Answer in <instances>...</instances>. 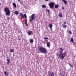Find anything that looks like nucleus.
<instances>
[{"label": "nucleus", "instance_id": "1", "mask_svg": "<svg viewBox=\"0 0 76 76\" xmlns=\"http://www.w3.org/2000/svg\"><path fill=\"white\" fill-rule=\"evenodd\" d=\"M60 51L58 53H56V55L57 56H58V57L61 58V60H63L64 58V57L66 56L67 54L66 52L64 53H63V48H60Z\"/></svg>", "mask_w": 76, "mask_h": 76}, {"label": "nucleus", "instance_id": "26", "mask_svg": "<svg viewBox=\"0 0 76 76\" xmlns=\"http://www.w3.org/2000/svg\"><path fill=\"white\" fill-rule=\"evenodd\" d=\"M25 24L26 26H28V23H25Z\"/></svg>", "mask_w": 76, "mask_h": 76}, {"label": "nucleus", "instance_id": "30", "mask_svg": "<svg viewBox=\"0 0 76 76\" xmlns=\"http://www.w3.org/2000/svg\"><path fill=\"white\" fill-rule=\"evenodd\" d=\"M18 0V1H19V2H20V3H21V1H20L21 0Z\"/></svg>", "mask_w": 76, "mask_h": 76}, {"label": "nucleus", "instance_id": "4", "mask_svg": "<svg viewBox=\"0 0 76 76\" xmlns=\"http://www.w3.org/2000/svg\"><path fill=\"white\" fill-rule=\"evenodd\" d=\"M50 8L53 9L54 8V2H51L48 4Z\"/></svg>", "mask_w": 76, "mask_h": 76}, {"label": "nucleus", "instance_id": "12", "mask_svg": "<svg viewBox=\"0 0 76 76\" xmlns=\"http://www.w3.org/2000/svg\"><path fill=\"white\" fill-rule=\"evenodd\" d=\"M4 74L5 76H8V72L7 71L4 72Z\"/></svg>", "mask_w": 76, "mask_h": 76}, {"label": "nucleus", "instance_id": "10", "mask_svg": "<svg viewBox=\"0 0 76 76\" xmlns=\"http://www.w3.org/2000/svg\"><path fill=\"white\" fill-rule=\"evenodd\" d=\"M7 64H9L10 63V58H8L7 59Z\"/></svg>", "mask_w": 76, "mask_h": 76}, {"label": "nucleus", "instance_id": "28", "mask_svg": "<svg viewBox=\"0 0 76 76\" xmlns=\"http://www.w3.org/2000/svg\"><path fill=\"white\" fill-rule=\"evenodd\" d=\"M44 39H45V40H46V39H48L47 37H45L44 38Z\"/></svg>", "mask_w": 76, "mask_h": 76}, {"label": "nucleus", "instance_id": "2", "mask_svg": "<svg viewBox=\"0 0 76 76\" xmlns=\"http://www.w3.org/2000/svg\"><path fill=\"white\" fill-rule=\"evenodd\" d=\"M38 50L40 51L41 53H47V50L45 48L42 47H39Z\"/></svg>", "mask_w": 76, "mask_h": 76}, {"label": "nucleus", "instance_id": "33", "mask_svg": "<svg viewBox=\"0 0 76 76\" xmlns=\"http://www.w3.org/2000/svg\"><path fill=\"white\" fill-rule=\"evenodd\" d=\"M46 1H49V0H45Z\"/></svg>", "mask_w": 76, "mask_h": 76}, {"label": "nucleus", "instance_id": "15", "mask_svg": "<svg viewBox=\"0 0 76 76\" xmlns=\"http://www.w3.org/2000/svg\"><path fill=\"white\" fill-rule=\"evenodd\" d=\"M62 27L63 28H66L67 27V26H66V25L63 24L62 25Z\"/></svg>", "mask_w": 76, "mask_h": 76}, {"label": "nucleus", "instance_id": "14", "mask_svg": "<svg viewBox=\"0 0 76 76\" xmlns=\"http://www.w3.org/2000/svg\"><path fill=\"white\" fill-rule=\"evenodd\" d=\"M58 16L60 17L61 18H62L63 17V14L62 13H60L58 15Z\"/></svg>", "mask_w": 76, "mask_h": 76}, {"label": "nucleus", "instance_id": "11", "mask_svg": "<svg viewBox=\"0 0 76 76\" xmlns=\"http://www.w3.org/2000/svg\"><path fill=\"white\" fill-rule=\"evenodd\" d=\"M20 15L21 17V18H24V16L23 15V13H20Z\"/></svg>", "mask_w": 76, "mask_h": 76}, {"label": "nucleus", "instance_id": "29", "mask_svg": "<svg viewBox=\"0 0 76 76\" xmlns=\"http://www.w3.org/2000/svg\"><path fill=\"white\" fill-rule=\"evenodd\" d=\"M28 21V20L27 19H26L25 20V23H27V21Z\"/></svg>", "mask_w": 76, "mask_h": 76}, {"label": "nucleus", "instance_id": "3", "mask_svg": "<svg viewBox=\"0 0 76 76\" xmlns=\"http://www.w3.org/2000/svg\"><path fill=\"white\" fill-rule=\"evenodd\" d=\"M4 11L6 12V14L7 16H10V11L9 10V8L7 7L5 8L4 9Z\"/></svg>", "mask_w": 76, "mask_h": 76}, {"label": "nucleus", "instance_id": "24", "mask_svg": "<svg viewBox=\"0 0 76 76\" xmlns=\"http://www.w3.org/2000/svg\"><path fill=\"white\" fill-rule=\"evenodd\" d=\"M46 12H48V13H50V10L48 9H47V10H46Z\"/></svg>", "mask_w": 76, "mask_h": 76}, {"label": "nucleus", "instance_id": "22", "mask_svg": "<svg viewBox=\"0 0 76 76\" xmlns=\"http://www.w3.org/2000/svg\"><path fill=\"white\" fill-rule=\"evenodd\" d=\"M24 16L25 17V19H26V18H27V17L26 16V14H24Z\"/></svg>", "mask_w": 76, "mask_h": 76}, {"label": "nucleus", "instance_id": "35", "mask_svg": "<svg viewBox=\"0 0 76 76\" xmlns=\"http://www.w3.org/2000/svg\"><path fill=\"white\" fill-rule=\"evenodd\" d=\"M72 43L73 44V45H75V43H74V42H72Z\"/></svg>", "mask_w": 76, "mask_h": 76}, {"label": "nucleus", "instance_id": "8", "mask_svg": "<svg viewBox=\"0 0 76 76\" xmlns=\"http://www.w3.org/2000/svg\"><path fill=\"white\" fill-rule=\"evenodd\" d=\"M50 45H51V43H50V42H48L47 43V47H48V48H50Z\"/></svg>", "mask_w": 76, "mask_h": 76}, {"label": "nucleus", "instance_id": "17", "mask_svg": "<svg viewBox=\"0 0 76 76\" xmlns=\"http://www.w3.org/2000/svg\"><path fill=\"white\" fill-rule=\"evenodd\" d=\"M12 4L14 7H16V4H15V3H13Z\"/></svg>", "mask_w": 76, "mask_h": 76}, {"label": "nucleus", "instance_id": "19", "mask_svg": "<svg viewBox=\"0 0 76 76\" xmlns=\"http://www.w3.org/2000/svg\"><path fill=\"white\" fill-rule=\"evenodd\" d=\"M42 8H45L46 6L45 5H42Z\"/></svg>", "mask_w": 76, "mask_h": 76}, {"label": "nucleus", "instance_id": "18", "mask_svg": "<svg viewBox=\"0 0 76 76\" xmlns=\"http://www.w3.org/2000/svg\"><path fill=\"white\" fill-rule=\"evenodd\" d=\"M55 8V9H57V8H58V5H56L54 7Z\"/></svg>", "mask_w": 76, "mask_h": 76}, {"label": "nucleus", "instance_id": "23", "mask_svg": "<svg viewBox=\"0 0 76 76\" xmlns=\"http://www.w3.org/2000/svg\"><path fill=\"white\" fill-rule=\"evenodd\" d=\"M70 41L71 42H74V40H73V38H71Z\"/></svg>", "mask_w": 76, "mask_h": 76}, {"label": "nucleus", "instance_id": "40", "mask_svg": "<svg viewBox=\"0 0 76 76\" xmlns=\"http://www.w3.org/2000/svg\"><path fill=\"white\" fill-rule=\"evenodd\" d=\"M67 31H68V30H67Z\"/></svg>", "mask_w": 76, "mask_h": 76}, {"label": "nucleus", "instance_id": "38", "mask_svg": "<svg viewBox=\"0 0 76 76\" xmlns=\"http://www.w3.org/2000/svg\"><path fill=\"white\" fill-rule=\"evenodd\" d=\"M18 40H19V41H20V39H18Z\"/></svg>", "mask_w": 76, "mask_h": 76}, {"label": "nucleus", "instance_id": "16", "mask_svg": "<svg viewBox=\"0 0 76 76\" xmlns=\"http://www.w3.org/2000/svg\"><path fill=\"white\" fill-rule=\"evenodd\" d=\"M62 1L64 2V3L66 4H67V1H66L65 0H62Z\"/></svg>", "mask_w": 76, "mask_h": 76}, {"label": "nucleus", "instance_id": "32", "mask_svg": "<svg viewBox=\"0 0 76 76\" xmlns=\"http://www.w3.org/2000/svg\"><path fill=\"white\" fill-rule=\"evenodd\" d=\"M64 24H66V22H64Z\"/></svg>", "mask_w": 76, "mask_h": 76}, {"label": "nucleus", "instance_id": "5", "mask_svg": "<svg viewBox=\"0 0 76 76\" xmlns=\"http://www.w3.org/2000/svg\"><path fill=\"white\" fill-rule=\"evenodd\" d=\"M35 14H32L31 15V19H30L29 20V22H32V20H34V18H35Z\"/></svg>", "mask_w": 76, "mask_h": 76}, {"label": "nucleus", "instance_id": "6", "mask_svg": "<svg viewBox=\"0 0 76 76\" xmlns=\"http://www.w3.org/2000/svg\"><path fill=\"white\" fill-rule=\"evenodd\" d=\"M27 34L29 36L31 35L32 34H33V32L31 30H28L27 32Z\"/></svg>", "mask_w": 76, "mask_h": 76}, {"label": "nucleus", "instance_id": "9", "mask_svg": "<svg viewBox=\"0 0 76 76\" xmlns=\"http://www.w3.org/2000/svg\"><path fill=\"white\" fill-rule=\"evenodd\" d=\"M49 76H54V74L53 72H50V73Z\"/></svg>", "mask_w": 76, "mask_h": 76}, {"label": "nucleus", "instance_id": "21", "mask_svg": "<svg viewBox=\"0 0 76 76\" xmlns=\"http://www.w3.org/2000/svg\"><path fill=\"white\" fill-rule=\"evenodd\" d=\"M30 41L31 43H32V42H34V40H33V39H31L30 40Z\"/></svg>", "mask_w": 76, "mask_h": 76}, {"label": "nucleus", "instance_id": "20", "mask_svg": "<svg viewBox=\"0 0 76 76\" xmlns=\"http://www.w3.org/2000/svg\"><path fill=\"white\" fill-rule=\"evenodd\" d=\"M10 53H12L13 52H14V50L13 49H10Z\"/></svg>", "mask_w": 76, "mask_h": 76}, {"label": "nucleus", "instance_id": "25", "mask_svg": "<svg viewBox=\"0 0 76 76\" xmlns=\"http://www.w3.org/2000/svg\"><path fill=\"white\" fill-rule=\"evenodd\" d=\"M69 65L70 66V67H73V65H72L70 64H69Z\"/></svg>", "mask_w": 76, "mask_h": 76}, {"label": "nucleus", "instance_id": "39", "mask_svg": "<svg viewBox=\"0 0 76 76\" xmlns=\"http://www.w3.org/2000/svg\"><path fill=\"white\" fill-rule=\"evenodd\" d=\"M66 76H67V75H66Z\"/></svg>", "mask_w": 76, "mask_h": 76}, {"label": "nucleus", "instance_id": "31", "mask_svg": "<svg viewBox=\"0 0 76 76\" xmlns=\"http://www.w3.org/2000/svg\"><path fill=\"white\" fill-rule=\"evenodd\" d=\"M62 9L63 10H64V7H62Z\"/></svg>", "mask_w": 76, "mask_h": 76}, {"label": "nucleus", "instance_id": "13", "mask_svg": "<svg viewBox=\"0 0 76 76\" xmlns=\"http://www.w3.org/2000/svg\"><path fill=\"white\" fill-rule=\"evenodd\" d=\"M14 14H15V15H18L19 14V12L18 11H15L14 12Z\"/></svg>", "mask_w": 76, "mask_h": 76}, {"label": "nucleus", "instance_id": "36", "mask_svg": "<svg viewBox=\"0 0 76 76\" xmlns=\"http://www.w3.org/2000/svg\"><path fill=\"white\" fill-rule=\"evenodd\" d=\"M37 53H39V51H38V52H37Z\"/></svg>", "mask_w": 76, "mask_h": 76}, {"label": "nucleus", "instance_id": "7", "mask_svg": "<svg viewBox=\"0 0 76 76\" xmlns=\"http://www.w3.org/2000/svg\"><path fill=\"white\" fill-rule=\"evenodd\" d=\"M49 27H50V29L52 30L53 29L52 28V27H53V24L52 23H50L48 25Z\"/></svg>", "mask_w": 76, "mask_h": 76}, {"label": "nucleus", "instance_id": "27", "mask_svg": "<svg viewBox=\"0 0 76 76\" xmlns=\"http://www.w3.org/2000/svg\"><path fill=\"white\" fill-rule=\"evenodd\" d=\"M69 32L70 35H71L72 34V31H69Z\"/></svg>", "mask_w": 76, "mask_h": 76}, {"label": "nucleus", "instance_id": "37", "mask_svg": "<svg viewBox=\"0 0 76 76\" xmlns=\"http://www.w3.org/2000/svg\"><path fill=\"white\" fill-rule=\"evenodd\" d=\"M0 5H1V3H0Z\"/></svg>", "mask_w": 76, "mask_h": 76}, {"label": "nucleus", "instance_id": "34", "mask_svg": "<svg viewBox=\"0 0 76 76\" xmlns=\"http://www.w3.org/2000/svg\"><path fill=\"white\" fill-rule=\"evenodd\" d=\"M7 19H8L9 20V19H10L9 18H7Z\"/></svg>", "mask_w": 76, "mask_h": 76}]
</instances>
